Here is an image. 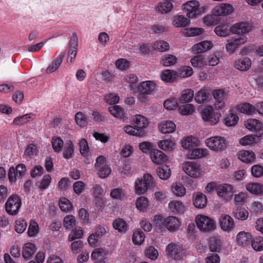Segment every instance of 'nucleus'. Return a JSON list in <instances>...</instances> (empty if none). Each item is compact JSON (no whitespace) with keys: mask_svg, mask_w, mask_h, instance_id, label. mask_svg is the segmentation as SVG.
I'll use <instances>...</instances> for the list:
<instances>
[{"mask_svg":"<svg viewBox=\"0 0 263 263\" xmlns=\"http://www.w3.org/2000/svg\"><path fill=\"white\" fill-rule=\"evenodd\" d=\"M193 203L197 209H203L207 204L206 196L201 192H197L192 196Z\"/></svg>","mask_w":263,"mask_h":263,"instance_id":"20","label":"nucleus"},{"mask_svg":"<svg viewBox=\"0 0 263 263\" xmlns=\"http://www.w3.org/2000/svg\"><path fill=\"white\" fill-rule=\"evenodd\" d=\"M138 81V77L133 73H128L125 74L122 80L123 83H126L131 89Z\"/></svg>","mask_w":263,"mask_h":263,"instance_id":"60","label":"nucleus"},{"mask_svg":"<svg viewBox=\"0 0 263 263\" xmlns=\"http://www.w3.org/2000/svg\"><path fill=\"white\" fill-rule=\"evenodd\" d=\"M219 226L222 231L230 233L235 228V223L234 219L230 215L222 214L219 218Z\"/></svg>","mask_w":263,"mask_h":263,"instance_id":"12","label":"nucleus"},{"mask_svg":"<svg viewBox=\"0 0 263 263\" xmlns=\"http://www.w3.org/2000/svg\"><path fill=\"white\" fill-rule=\"evenodd\" d=\"M182 168L186 175L194 179L200 178L202 174L201 165L197 162H185L182 163Z\"/></svg>","mask_w":263,"mask_h":263,"instance_id":"6","label":"nucleus"},{"mask_svg":"<svg viewBox=\"0 0 263 263\" xmlns=\"http://www.w3.org/2000/svg\"><path fill=\"white\" fill-rule=\"evenodd\" d=\"M177 60L176 56L170 54H165L162 55L160 63L164 66L168 67L175 65L177 63Z\"/></svg>","mask_w":263,"mask_h":263,"instance_id":"46","label":"nucleus"},{"mask_svg":"<svg viewBox=\"0 0 263 263\" xmlns=\"http://www.w3.org/2000/svg\"><path fill=\"white\" fill-rule=\"evenodd\" d=\"M179 112L183 116H187L192 114L195 110L193 105L191 104H185L181 105L178 109Z\"/></svg>","mask_w":263,"mask_h":263,"instance_id":"62","label":"nucleus"},{"mask_svg":"<svg viewBox=\"0 0 263 263\" xmlns=\"http://www.w3.org/2000/svg\"><path fill=\"white\" fill-rule=\"evenodd\" d=\"M181 8L187 17L196 18L204 13L207 8L205 5H201L198 1L190 0L183 3Z\"/></svg>","mask_w":263,"mask_h":263,"instance_id":"2","label":"nucleus"},{"mask_svg":"<svg viewBox=\"0 0 263 263\" xmlns=\"http://www.w3.org/2000/svg\"><path fill=\"white\" fill-rule=\"evenodd\" d=\"M113 228L119 233H125L128 230V224L121 218L116 219L112 223Z\"/></svg>","mask_w":263,"mask_h":263,"instance_id":"45","label":"nucleus"},{"mask_svg":"<svg viewBox=\"0 0 263 263\" xmlns=\"http://www.w3.org/2000/svg\"><path fill=\"white\" fill-rule=\"evenodd\" d=\"M233 201L236 204H243L247 202L249 198V195L244 192H239L234 194Z\"/></svg>","mask_w":263,"mask_h":263,"instance_id":"55","label":"nucleus"},{"mask_svg":"<svg viewBox=\"0 0 263 263\" xmlns=\"http://www.w3.org/2000/svg\"><path fill=\"white\" fill-rule=\"evenodd\" d=\"M77 224V221L73 215H67L64 218L63 226L66 229H73L76 227Z\"/></svg>","mask_w":263,"mask_h":263,"instance_id":"56","label":"nucleus"},{"mask_svg":"<svg viewBox=\"0 0 263 263\" xmlns=\"http://www.w3.org/2000/svg\"><path fill=\"white\" fill-rule=\"evenodd\" d=\"M194 96V91L191 89L184 90L179 98V102L182 103L190 102Z\"/></svg>","mask_w":263,"mask_h":263,"instance_id":"57","label":"nucleus"},{"mask_svg":"<svg viewBox=\"0 0 263 263\" xmlns=\"http://www.w3.org/2000/svg\"><path fill=\"white\" fill-rule=\"evenodd\" d=\"M190 23L189 18L182 15H176L174 16L172 24L176 27H184Z\"/></svg>","mask_w":263,"mask_h":263,"instance_id":"41","label":"nucleus"},{"mask_svg":"<svg viewBox=\"0 0 263 263\" xmlns=\"http://www.w3.org/2000/svg\"><path fill=\"white\" fill-rule=\"evenodd\" d=\"M132 123L136 127L142 130L148 126L149 122L143 115L137 114L133 116Z\"/></svg>","mask_w":263,"mask_h":263,"instance_id":"26","label":"nucleus"},{"mask_svg":"<svg viewBox=\"0 0 263 263\" xmlns=\"http://www.w3.org/2000/svg\"><path fill=\"white\" fill-rule=\"evenodd\" d=\"M247 41V37L245 35L233 36L226 41V50L230 54L234 53L237 49Z\"/></svg>","mask_w":263,"mask_h":263,"instance_id":"9","label":"nucleus"},{"mask_svg":"<svg viewBox=\"0 0 263 263\" xmlns=\"http://www.w3.org/2000/svg\"><path fill=\"white\" fill-rule=\"evenodd\" d=\"M35 116L32 113H28L15 117L13 120V124L17 126H24L34 120Z\"/></svg>","mask_w":263,"mask_h":263,"instance_id":"27","label":"nucleus"},{"mask_svg":"<svg viewBox=\"0 0 263 263\" xmlns=\"http://www.w3.org/2000/svg\"><path fill=\"white\" fill-rule=\"evenodd\" d=\"M209 97V91L206 89H201L198 91L195 95V101L199 104L204 103Z\"/></svg>","mask_w":263,"mask_h":263,"instance_id":"50","label":"nucleus"},{"mask_svg":"<svg viewBox=\"0 0 263 263\" xmlns=\"http://www.w3.org/2000/svg\"><path fill=\"white\" fill-rule=\"evenodd\" d=\"M214 32L219 36L226 37L230 32V28L227 24H220L215 28Z\"/></svg>","mask_w":263,"mask_h":263,"instance_id":"51","label":"nucleus"},{"mask_svg":"<svg viewBox=\"0 0 263 263\" xmlns=\"http://www.w3.org/2000/svg\"><path fill=\"white\" fill-rule=\"evenodd\" d=\"M208 154V151L206 148H196L189 150L187 157L189 159H195L205 157Z\"/></svg>","mask_w":263,"mask_h":263,"instance_id":"31","label":"nucleus"},{"mask_svg":"<svg viewBox=\"0 0 263 263\" xmlns=\"http://www.w3.org/2000/svg\"><path fill=\"white\" fill-rule=\"evenodd\" d=\"M173 7V5L172 3L168 1H165L159 3L156 7V10L160 13L165 14L170 12Z\"/></svg>","mask_w":263,"mask_h":263,"instance_id":"53","label":"nucleus"},{"mask_svg":"<svg viewBox=\"0 0 263 263\" xmlns=\"http://www.w3.org/2000/svg\"><path fill=\"white\" fill-rule=\"evenodd\" d=\"M237 109L242 114L251 116L255 113V105L253 106L249 103H242L237 105Z\"/></svg>","mask_w":263,"mask_h":263,"instance_id":"34","label":"nucleus"},{"mask_svg":"<svg viewBox=\"0 0 263 263\" xmlns=\"http://www.w3.org/2000/svg\"><path fill=\"white\" fill-rule=\"evenodd\" d=\"M238 159L242 162L250 164L254 162L256 159L255 153L251 150H241L237 153Z\"/></svg>","mask_w":263,"mask_h":263,"instance_id":"18","label":"nucleus"},{"mask_svg":"<svg viewBox=\"0 0 263 263\" xmlns=\"http://www.w3.org/2000/svg\"><path fill=\"white\" fill-rule=\"evenodd\" d=\"M168 208L170 211L174 214L184 213L186 210L184 204L180 200H173L169 202Z\"/></svg>","mask_w":263,"mask_h":263,"instance_id":"22","label":"nucleus"},{"mask_svg":"<svg viewBox=\"0 0 263 263\" xmlns=\"http://www.w3.org/2000/svg\"><path fill=\"white\" fill-rule=\"evenodd\" d=\"M64 57V54L63 53H61L56 57L54 60L48 66L46 69V72L48 73H51L55 71L60 66Z\"/></svg>","mask_w":263,"mask_h":263,"instance_id":"35","label":"nucleus"},{"mask_svg":"<svg viewBox=\"0 0 263 263\" xmlns=\"http://www.w3.org/2000/svg\"><path fill=\"white\" fill-rule=\"evenodd\" d=\"M246 190L250 194L263 196V184L258 182H249L246 185Z\"/></svg>","mask_w":263,"mask_h":263,"instance_id":"25","label":"nucleus"},{"mask_svg":"<svg viewBox=\"0 0 263 263\" xmlns=\"http://www.w3.org/2000/svg\"><path fill=\"white\" fill-rule=\"evenodd\" d=\"M152 48L157 51L164 52L170 49V45L163 40L156 41L153 43Z\"/></svg>","mask_w":263,"mask_h":263,"instance_id":"52","label":"nucleus"},{"mask_svg":"<svg viewBox=\"0 0 263 263\" xmlns=\"http://www.w3.org/2000/svg\"><path fill=\"white\" fill-rule=\"evenodd\" d=\"M251 23L247 22H239L234 24L230 27V31L233 34H246L250 32L252 29Z\"/></svg>","mask_w":263,"mask_h":263,"instance_id":"14","label":"nucleus"},{"mask_svg":"<svg viewBox=\"0 0 263 263\" xmlns=\"http://www.w3.org/2000/svg\"><path fill=\"white\" fill-rule=\"evenodd\" d=\"M232 215L236 219L244 221L248 218L249 212L245 208L237 206L233 210Z\"/></svg>","mask_w":263,"mask_h":263,"instance_id":"40","label":"nucleus"},{"mask_svg":"<svg viewBox=\"0 0 263 263\" xmlns=\"http://www.w3.org/2000/svg\"><path fill=\"white\" fill-rule=\"evenodd\" d=\"M171 191L176 196L182 197L186 194V189L184 185L179 182L173 183L171 185Z\"/></svg>","mask_w":263,"mask_h":263,"instance_id":"44","label":"nucleus"},{"mask_svg":"<svg viewBox=\"0 0 263 263\" xmlns=\"http://www.w3.org/2000/svg\"><path fill=\"white\" fill-rule=\"evenodd\" d=\"M136 208L140 212H145L149 206V200L145 196L138 197L135 202Z\"/></svg>","mask_w":263,"mask_h":263,"instance_id":"43","label":"nucleus"},{"mask_svg":"<svg viewBox=\"0 0 263 263\" xmlns=\"http://www.w3.org/2000/svg\"><path fill=\"white\" fill-rule=\"evenodd\" d=\"M123 129L126 134L134 136L142 137L146 134L144 131L140 130L134 125V126L129 125H125L123 127Z\"/></svg>","mask_w":263,"mask_h":263,"instance_id":"42","label":"nucleus"},{"mask_svg":"<svg viewBox=\"0 0 263 263\" xmlns=\"http://www.w3.org/2000/svg\"><path fill=\"white\" fill-rule=\"evenodd\" d=\"M166 252L170 257L175 259H180L185 255L186 250L181 245L171 243L167 246Z\"/></svg>","mask_w":263,"mask_h":263,"instance_id":"10","label":"nucleus"},{"mask_svg":"<svg viewBox=\"0 0 263 263\" xmlns=\"http://www.w3.org/2000/svg\"><path fill=\"white\" fill-rule=\"evenodd\" d=\"M108 111L114 117L121 119L123 121L127 119V117L125 115L123 109L118 105H114L109 107Z\"/></svg>","mask_w":263,"mask_h":263,"instance_id":"36","label":"nucleus"},{"mask_svg":"<svg viewBox=\"0 0 263 263\" xmlns=\"http://www.w3.org/2000/svg\"><path fill=\"white\" fill-rule=\"evenodd\" d=\"M158 147L165 152L173 151L176 146V142L172 138L159 140L157 142Z\"/></svg>","mask_w":263,"mask_h":263,"instance_id":"24","label":"nucleus"},{"mask_svg":"<svg viewBox=\"0 0 263 263\" xmlns=\"http://www.w3.org/2000/svg\"><path fill=\"white\" fill-rule=\"evenodd\" d=\"M180 142L181 146L184 149L189 150L198 145V139L192 136H187L182 138Z\"/></svg>","mask_w":263,"mask_h":263,"instance_id":"30","label":"nucleus"},{"mask_svg":"<svg viewBox=\"0 0 263 263\" xmlns=\"http://www.w3.org/2000/svg\"><path fill=\"white\" fill-rule=\"evenodd\" d=\"M78 46V44L77 38L73 39L70 42V48L68 53L67 62L68 64H71L74 62L77 54Z\"/></svg>","mask_w":263,"mask_h":263,"instance_id":"32","label":"nucleus"},{"mask_svg":"<svg viewBox=\"0 0 263 263\" xmlns=\"http://www.w3.org/2000/svg\"><path fill=\"white\" fill-rule=\"evenodd\" d=\"M160 78L164 82H174L177 80L175 70L165 69L161 71Z\"/></svg>","mask_w":263,"mask_h":263,"instance_id":"39","label":"nucleus"},{"mask_svg":"<svg viewBox=\"0 0 263 263\" xmlns=\"http://www.w3.org/2000/svg\"><path fill=\"white\" fill-rule=\"evenodd\" d=\"M191 63L194 67L199 68H203L207 65L204 57L202 55H197L193 57L191 59Z\"/></svg>","mask_w":263,"mask_h":263,"instance_id":"48","label":"nucleus"},{"mask_svg":"<svg viewBox=\"0 0 263 263\" xmlns=\"http://www.w3.org/2000/svg\"><path fill=\"white\" fill-rule=\"evenodd\" d=\"M157 174L161 179L166 180L171 175V169L167 165H162L157 168Z\"/></svg>","mask_w":263,"mask_h":263,"instance_id":"47","label":"nucleus"},{"mask_svg":"<svg viewBox=\"0 0 263 263\" xmlns=\"http://www.w3.org/2000/svg\"><path fill=\"white\" fill-rule=\"evenodd\" d=\"M156 181L150 174L145 173L142 177L137 178L134 183V191L136 195H141L146 193L148 190L155 187Z\"/></svg>","mask_w":263,"mask_h":263,"instance_id":"1","label":"nucleus"},{"mask_svg":"<svg viewBox=\"0 0 263 263\" xmlns=\"http://www.w3.org/2000/svg\"><path fill=\"white\" fill-rule=\"evenodd\" d=\"M251 64L252 62L250 59L248 57H244L235 60L234 66L238 70L245 71L249 69Z\"/></svg>","mask_w":263,"mask_h":263,"instance_id":"28","label":"nucleus"},{"mask_svg":"<svg viewBox=\"0 0 263 263\" xmlns=\"http://www.w3.org/2000/svg\"><path fill=\"white\" fill-rule=\"evenodd\" d=\"M234 11V7L227 3H221L215 6L212 10V13L215 16H224L230 15Z\"/></svg>","mask_w":263,"mask_h":263,"instance_id":"13","label":"nucleus"},{"mask_svg":"<svg viewBox=\"0 0 263 263\" xmlns=\"http://www.w3.org/2000/svg\"><path fill=\"white\" fill-rule=\"evenodd\" d=\"M51 143L53 151L57 153L60 152L64 146L63 140L58 137H53L51 140Z\"/></svg>","mask_w":263,"mask_h":263,"instance_id":"64","label":"nucleus"},{"mask_svg":"<svg viewBox=\"0 0 263 263\" xmlns=\"http://www.w3.org/2000/svg\"><path fill=\"white\" fill-rule=\"evenodd\" d=\"M164 223L167 230L171 232L178 230L181 227L180 220L175 216H168L164 219Z\"/></svg>","mask_w":263,"mask_h":263,"instance_id":"23","label":"nucleus"},{"mask_svg":"<svg viewBox=\"0 0 263 263\" xmlns=\"http://www.w3.org/2000/svg\"><path fill=\"white\" fill-rule=\"evenodd\" d=\"M209 246L211 252H219L221 247V241L218 237H211L209 240Z\"/></svg>","mask_w":263,"mask_h":263,"instance_id":"49","label":"nucleus"},{"mask_svg":"<svg viewBox=\"0 0 263 263\" xmlns=\"http://www.w3.org/2000/svg\"><path fill=\"white\" fill-rule=\"evenodd\" d=\"M152 161L156 164H161L168 160L167 156L161 151L156 148L152 149L150 154Z\"/></svg>","mask_w":263,"mask_h":263,"instance_id":"17","label":"nucleus"},{"mask_svg":"<svg viewBox=\"0 0 263 263\" xmlns=\"http://www.w3.org/2000/svg\"><path fill=\"white\" fill-rule=\"evenodd\" d=\"M213 47L212 41L205 40L194 45L191 50L194 53H202L211 50Z\"/></svg>","mask_w":263,"mask_h":263,"instance_id":"15","label":"nucleus"},{"mask_svg":"<svg viewBox=\"0 0 263 263\" xmlns=\"http://www.w3.org/2000/svg\"><path fill=\"white\" fill-rule=\"evenodd\" d=\"M153 199L158 203L166 202L167 199V192L163 189L157 187H153Z\"/></svg>","mask_w":263,"mask_h":263,"instance_id":"19","label":"nucleus"},{"mask_svg":"<svg viewBox=\"0 0 263 263\" xmlns=\"http://www.w3.org/2000/svg\"><path fill=\"white\" fill-rule=\"evenodd\" d=\"M257 136L248 135L239 140V143L242 146H251L256 143V138Z\"/></svg>","mask_w":263,"mask_h":263,"instance_id":"58","label":"nucleus"},{"mask_svg":"<svg viewBox=\"0 0 263 263\" xmlns=\"http://www.w3.org/2000/svg\"><path fill=\"white\" fill-rule=\"evenodd\" d=\"M252 239V235L250 233L241 231L239 232L236 236L237 243L242 246H247L249 245Z\"/></svg>","mask_w":263,"mask_h":263,"instance_id":"33","label":"nucleus"},{"mask_svg":"<svg viewBox=\"0 0 263 263\" xmlns=\"http://www.w3.org/2000/svg\"><path fill=\"white\" fill-rule=\"evenodd\" d=\"M36 250L35 246L31 242H27L25 244L23 248L22 255L23 258L28 260L31 258L34 254Z\"/></svg>","mask_w":263,"mask_h":263,"instance_id":"37","label":"nucleus"},{"mask_svg":"<svg viewBox=\"0 0 263 263\" xmlns=\"http://www.w3.org/2000/svg\"><path fill=\"white\" fill-rule=\"evenodd\" d=\"M205 145L211 151L219 153L223 151L228 146L226 139L221 136H213L205 140Z\"/></svg>","mask_w":263,"mask_h":263,"instance_id":"3","label":"nucleus"},{"mask_svg":"<svg viewBox=\"0 0 263 263\" xmlns=\"http://www.w3.org/2000/svg\"><path fill=\"white\" fill-rule=\"evenodd\" d=\"M239 117L237 114L230 110L223 117V123L227 127L235 126L238 122Z\"/></svg>","mask_w":263,"mask_h":263,"instance_id":"29","label":"nucleus"},{"mask_svg":"<svg viewBox=\"0 0 263 263\" xmlns=\"http://www.w3.org/2000/svg\"><path fill=\"white\" fill-rule=\"evenodd\" d=\"M244 126L251 132H255L258 137L263 135L262 122L254 118H249L244 121Z\"/></svg>","mask_w":263,"mask_h":263,"instance_id":"11","label":"nucleus"},{"mask_svg":"<svg viewBox=\"0 0 263 263\" xmlns=\"http://www.w3.org/2000/svg\"><path fill=\"white\" fill-rule=\"evenodd\" d=\"M195 222L197 228L203 232H209L214 230L216 228L215 221L212 218L203 214L196 215Z\"/></svg>","mask_w":263,"mask_h":263,"instance_id":"4","label":"nucleus"},{"mask_svg":"<svg viewBox=\"0 0 263 263\" xmlns=\"http://www.w3.org/2000/svg\"><path fill=\"white\" fill-rule=\"evenodd\" d=\"M235 193V187L231 184L223 183L218 184L217 187V195L222 200L229 201Z\"/></svg>","mask_w":263,"mask_h":263,"instance_id":"8","label":"nucleus"},{"mask_svg":"<svg viewBox=\"0 0 263 263\" xmlns=\"http://www.w3.org/2000/svg\"><path fill=\"white\" fill-rule=\"evenodd\" d=\"M249 210L254 214H260L263 212V203L258 200H254L250 205Z\"/></svg>","mask_w":263,"mask_h":263,"instance_id":"61","label":"nucleus"},{"mask_svg":"<svg viewBox=\"0 0 263 263\" xmlns=\"http://www.w3.org/2000/svg\"><path fill=\"white\" fill-rule=\"evenodd\" d=\"M71 231L69 234L68 239L69 241H73L77 239L81 238L84 235L83 229L81 227H76L71 229Z\"/></svg>","mask_w":263,"mask_h":263,"instance_id":"59","label":"nucleus"},{"mask_svg":"<svg viewBox=\"0 0 263 263\" xmlns=\"http://www.w3.org/2000/svg\"><path fill=\"white\" fill-rule=\"evenodd\" d=\"M157 87V84L154 81H145L141 82L138 86V91L139 93L151 95L154 92Z\"/></svg>","mask_w":263,"mask_h":263,"instance_id":"16","label":"nucleus"},{"mask_svg":"<svg viewBox=\"0 0 263 263\" xmlns=\"http://www.w3.org/2000/svg\"><path fill=\"white\" fill-rule=\"evenodd\" d=\"M145 236L144 233L140 229L135 230L133 232L132 241L134 244L141 245L144 241Z\"/></svg>","mask_w":263,"mask_h":263,"instance_id":"54","label":"nucleus"},{"mask_svg":"<svg viewBox=\"0 0 263 263\" xmlns=\"http://www.w3.org/2000/svg\"><path fill=\"white\" fill-rule=\"evenodd\" d=\"M251 245L255 251H263V237L261 236L254 237L251 240Z\"/></svg>","mask_w":263,"mask_h":263,"instance_id":"63","label":"nucleus"},{"mask_svg":"<svg viewBox=\"0 0 263 263\" xmlns=\"http://www.w3.org/2000/svg\"><path fill=\"white\" fill-rule=\"evenodd\" d=\"M159 131L163 134L173 133L175 132L176 126L174 122L171 120H165L160 122L158 125Z\"/></svg>","mask_w":263,"mask_h":263,"instance_id":"21","label":"nucleus"},{"mask_svg":"<svg viewBox=\"0 0 263 263\" xmlns=\"http://www.w3.org/2000/svg\"><path fill=\"white\" fill-rule=\"evenodd\" d=\"M21 198L16 195H12L8 198L5 203L6 211L9 215H16L21 209Z\"/></svg>","mask_w":263,"mask_h":263,"instance_id":"7","label":"nucleus"},{"mask_svg":"<svg viewBox=\"0 0 263 263\" xmlns=\"http://www.w3.org/2000/svg\"><path fill=\"white\" fill-rule=\"evenodd\" d=\"M202 119L210 125L217 124L220 120L221 114L215 111L212 106L205 107L201 112Z\"/></svg>","mask_w":263,"mask_h":263,"instance_id":"5","label":"nucleus"},{"mask_svg":"<svg viewBox=\"0 0 263 263\" xmlns=\"http://www.w3.org/2000/svg\"><path fill=\"white\" fill-rule=\"evenodd\" d=\"M177 78H186L193 75L194 71L193 68L189 66H182L176 70Z\"/></svg>","mask_w":263,"mask_h":263,"instance_id":"38","label":"nucleus"}]
</instances>
